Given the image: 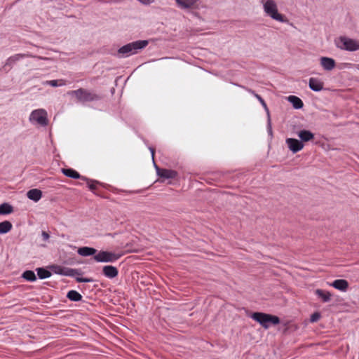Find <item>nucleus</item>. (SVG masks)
Masks as SVG:
<instances>
[{
  "label": "nucleus",
  "instance_id": "nucleus-14",
  "mask_svg": "<svg viewBox=\"0 0 359 359\" xmlns=\"http://www.w3.org/2000/svg\"><path fill=\"white\" fill-rule=\"evenodd\" d=\"M323 86L324 83L320 79L313 77L309 79V86L311 90L319 92L323 89Z\"/></svg>",
  "mask_w": 359,
  "mask_h": 359
},
{
  "label": "nucleus",
  "instance_id": "nucleus-10",
  "mask_svg": "<svg viewBox=\"0 0 359 359\" xmlns=\"http://www.w3.org/2000/svg\"><path fill=\"white\" fill-rule=\"evenodd\" d=\"M200 0H175L178 8L182 10L196 9Z\"/></svg>",
  "mask_w": 359,
  "mask_h": 359
},
{
  "label": "nucleus",
  "instance_id": "nucleus-27",
  "mask_svg": "<svg viewBox=\"0 0 359 359\" xmlns=\"http://www.w3.org/2000/svg\"><path fill=\"white\" fill-rule=\"evenodd\" d=\"M36 271L37 272V276L40 279L48 278L52 275L50 271L43 267L37 268Z\"/></svg>",
  "mask_w": 359,
  "mask_h": 359
},
{
  "label": "nucleus",
  "instance_id": "nucleus-31",
  "mask_svg": "<svg viewBox=\"0 0 359 359\" xmlns=\"http://www.w3.org/2000/svg\"><path fill=\"white\" fill-rule=\"evenodd\" d=\"M51 271L56 274L62 275L63 266L60 265H52L50 266Z\"/></svg>",
  "mask_w": 359,
  "mask_h": 359
},
{
  "label": "nucleus",
  "instance_id": "nucleus-12",
  "mask_svg": "<svg viewBox=\"0 0 359 359\" xmlns=\"http://www.w3.org/2000/svg\"><path fill=\"white\" fill-rule=\"evenodd\" d=\"M102 274L110 279L116 278L118 274V270L112 265H106L102 268Z\"/></svg>",
  "mask_w": 359,
  "mask_h": 359
},
{
  "label": "nucleus",
  "instance_id": "nucleus-26",
  "mask_svg": "<svg viewBox=\"0 0 359 359\" xmlns=\"http://www.w3.org/2000/svg\"><path fill=\"white\" fill-rule=\"evenodd\" d=\"M27 55L25 54H15L13 56H11L8 58L6 62V65L12 66L13 64H15L17 61L25 57Z\"/></svg>",
  "mask_w": 359,
  "mask_h": 359
},
{
  "label": "nucleus",
  "instance_id": "nucleus-35",
  "mask_svg": "<svg viewBox=\"0 0 359 359\" xmlns=\"http://www.w3.org/2000/svg\"><path fill=\"white\" fill-rule=\"evenodd\" d=\"M137 1L144 5H149L154 1V0H137Z\"/></svg>",
  "mask_w": 359,
  "mask_h": 359
},
{
  "label": "nucleus",
  "instance_id": "nucleus-33",
  "mask_svg": "<svg viewBox=\"0 0 359 359\" xmlns=\"http://www.w3.org/2000/svg\"><path fill=\"white\" fill-rule=\"evenodd\" d=\"M321 316L320 313L318 312H315L311 316L310 320L311 322H316L320 318Z\"/></svg>",
  "mask_w": 359,
  "mask_h": 359
},
{
  "label": "nucleus",
  "instance_id": "nucleus-2",
  "mask_svg": "<svg viewBox=\"0 0 359 359\" xmlns=\"http://www.w3.org/2000/svg\"><path fill=\"white\" fill-rule=\"evenodd\" d=\"M69 95L74 96L77 101L81 103L96 102L100 100L102 97L93 91L86 88H80L69 93Z\"/></svg>",
  "mask_w": 359,
  "mask_h": 359
},
{
  "label": "nucleus",
  "instance_id": "nucleus-7",
  "mask_svg": "<svg viewBox=\"0 0 359 359\" xmlns=\"http://www.w3.org/2000/svg\"><path fill=\"white\" fill-rule=\"evenodd\" d=\"M121 257V255L109 251H100L94 256V259L97 262H114Z\"/></svg>",
  "mask_w": 359,
  "mask_h": 359
},
{
  "label": "nucleus",
  "instance_id": "nucleus-28",
  "mask_svg": "<svg viewBox=\"0 0 359 359\" xmlns=\"http://www.w3.org/2000/svg\"><path fill=\"white\" fill-rule=\"evenodd\" d=\"M22 278L27 281L34 282L36 280V276L34 272L32 270H26L22 274Z\"/></svg>",
  "mask_w": 359,
  "mask_h": 359
},
{
  "label": "nucleus",
  "instance_id": "nucleus-3",
  "mask_svg": "<svg viewBox=\"0 0 359 359\" xmlns=\"http://www.w3.org/2000/svg\"><path fill=\"white\" fill-rule=\"evenodd\" d=\"M250 318L259 323L264 329H269L271 325H276L280 322L278 316L262 312H254Z\"/></svg>",
  "mask_w": 359,
  "mask_h": 359
},
{
  "label": "nucleus",
  "instance_id": "nucleus-13",
  "mask_svg": "<svg viewBox=\"0 0 359 359\" xmlns=\"http://www.w3.org/2000/svg\"><path fill=\"white\" fill-rule=\"evenodd\" d=\"M83 274V272L80 269H72V277H74L77 283H91L94 280L92 278H83L81 276Z\"/></svg>",
  "mask_w": 359,
  "mask_h": 359
},
{
  "label": "nucleus",
  "instance_id": "nucleus-23",
  "mask_svg": "<svg viewBox=\"0 0 359 359\" xmlns=\"http://www.w3.org/2000/svg\"><path fill=\"white\" fill-rule=\"evenodd\" d=\"M67 298L72 302H79L82 299V295L76 290H69L67 294Z\"/></svg>",
  "mask_w": 359,
  "mask_h": 359
},
{
  "label": "nucleus",
  "instance_id": "nucleus-25",
  "mask_svg": "<svg viewBox=\"0 0 359 359\" xmlns=\"http://www.w3.org/2000/svg\"><path fill=\"white\" fill-rule=\"evenodd\" d=\"M13 212V207L8 203L0 205V215H9Z\"/></svg>",
  "mask_w": 359,
  "mask_h": 359
},
{
  "label": "nucleus",
  "instance_id": "nucleus-24",
  "mask_svg": "<svg viewBox=\"0 0 359 359\" xmlns=\"http://www.w3.org/2000/svg\"><path fill=\"white\" fill-rule=\"evenodd\" d=\"M13 228L11 222L6 220L0 222V234H5L9 232Z\"/></svg>",
  "mask_w": 359,
  "mask_h": 359
},
{
  "label": "nucleus",
  "instance_id": "nucleus-8",
  "mask_svg": "<svg viewBox=\"0 0 359 359\" xmlns=\"http://www.w3.org/2000/svg\"><path fill=\"white\" fill-rule=\"evenodd\" d=\"M154 166L157 175L162 179L161 182H163L164 180L175 179L178 176V172L174 170L161 168L155 163Z\"/></svg>",
  "mask_w": 359,
  "mask_h": 359
},
{
  "label": "nucleus",
  "instance_id": "nucleus-5",
  "mask_svg": "<svg viewBox=\"0 0 359 359\" xmlns=\"http://www.w3.org/2000/svg\"><path fill=\"white\" fill-rule=\"evenodd\" d=\"M264 12L267 15L270 16L272 19L278 22H285V17L279 13L277 8V5L273 0H267L264 4Z\"/></svg>",
  "mask_w": 359,
  "mask_h": 359
},
{
  "label": "nucleus",
  "instance_id": "nucleus-1",
  "mask_svg": "<svg viewBox=\"0 0 359 359\" xmlns=\"http://www.w3.org/2000/svg\"><path fill=\"white\" fill-rule=\"evenodd\" d=\"M148 44L147 40H138L127 43L118 50V55L122 57H128L144 48Z\"/></svg>",
  "mask_w": 359,
  "mask_h": 359
},
{
  "label": "nucleus",
  "instance_id": "nucleus-34",
  "mask_svg": "<svg viewBox=\"0 0 359 359\" xmlns=\"http://www.w3.org/2000/svg\"><path fill=\"white\" fill-rule=\"evenodd\" d=\"M43 241H46L49 239L50 235L48 232L43 231L41 233Z\"/></svg>",
  "mask_w": 359,
  "mask_h": 359
},
{
  "label": "nucleus",
  "instance_id": "nucleus-32",
  "mask_svg": "<svg viewBox=\"0 0 359 359\" xmlns=\"http://www.w3.org/2000/svg\"><path fill=\"white\" fill-rule=\"evenodd\" d=\"M72 268L63 266L62 276L72 277Z\"/></svg>",
  "mask_w": 359,
  "mask_h": 359
},
{
  "label": "nucleus",
  "instance_id": "nucleus-17",
  "mask_svg": "<svg viewBox=\"0 0 359 359\" xmlns=\"http://www.w3.org/2000/svg\"><path fill=\"white\" fill-rule=\"evenodd\" d=\"M77 252L82 257H88L92 255L95 256L97 255V250L91 247L84 246L79 248L77 250Z\"/></svg>",
  "mask_w": 359,
  "mask_h": 359
},
{
  "label": "nucleus",
  "instance_id": "nucleus-20",
  "mask_svg": "<svg viewBox=\"0 0 359 359\" xmlns=\"http://www.w3.org/2000/svg\"><path fill=\"white\" fill-rule=\"evenodd\" d=\"M298 137L300 138L302 142H309L314 138V134L310 130H302L298 132Z\"/></svg>",
  "mask_w": 359,
  "mask_h": 359
},
{
  "label": "nucleus",
  "instance_id": "nucleus-16",
  "mask_svg": "<svg viewBox=\"0 0 359 359\" xmlns=\"http://www.w3.org/2000/svg\"><path fill=\"white\" fill-rule=\"evenodd\" d=\"M62 172L67 177L72 179L87 180L86 177L81 176L76 170L72 168H62Z\"/></svg>",
  "mask_w": 359,
  "mask_h": 359
},
{
  "label": "nucleus",
  "instance_id": "nucleus-29",
  "mask_svg": "<svg viewBox=\"0 0 359 359\" xmlns=\"http://www.w3.org/2000/svg\"><path fill=\"white\" fill-rule=\"evenodd\" d=\"M43 84H46L48 86H50L52 87H57V86H62L65 85V81L62 79L60 80H50V81H46L43 83Z\"/></svg>",
  "mask_w": 359,
  "mask_h": 359
},
{
  "label": "nucleus",
  "instance_id": "nucleus-11",
  "mask_svg": "<svg viewBox=\"0 0 359 359\" xmlns=\"http://www.w3.org/2000/svg\"><path fill=\"white\" fill-rule=\"evenodd\" d=\"M286 144L289 149L294 154L301 151L304 147L303 142H302L301 140L294 138L286 139Z\"/></svg>",
  "mask_w": 359,
  "mask_h": 359
},
{
  "label": "nucleus",
  "instance_id": "nucleus-15",
  "mask_svg": "<svg viewBox=\"0 0 359 359\" xmlns=\"http://www.w3.org/2000/svg\"><path fill=\"white\" fill-rule=\"evenodd\" d=\"M320 65L324 69L330 71L336 66L335 60L331 57H322L320 58Z\"/></svg>",
  "mask_w": 359,
  "mask_h": 359
},
{
  "label": "nucleus",
  "instance_id": "nucleus-6",
  "mask_svg": "<svg viewBox=\"0 0 359 359\" xmlns=\"http://www.w3.org/2000/svg\"><path fill=\"white\" fill-rule=\"evenodd\" d=\"M31 122H36L41 126H46L48 124V114L45 109H39L32 111L29 116Z\"/></svg>",
  "mask_w": 359,
  "mask_h": 359
},
{
  "label": "nucleus",
  "instance_id": "nucleus-18",
  "mask_svg": "<svg viewBox=\"0 0 359 359\" xmlns=\"http://www.w3.org/2000/svg\"><path fill=\"white\" fill-rule=\"evenodd\" d=\"M331 285L340 291H346L348 287V283L344 279H337L332 282Z\"/></svg>",
  "mask_w": 359,
  "mask_h": 359
},
{
  "label": "nucleus",
  "instance_id": "nucleus-19",
  "mask_svg": "<svg viewBox=\"0 0 359 359\" xmlns=\"http://www.w3.org/2000/svg\"><path fill=\"white\" fill-rule=\"evenodd\" d=\"M27 196L29 199L37 202L42 197V191L37 189H30L27 191Z\"/></svg>",
  "mask_w": 359,
  "mask_h": 359
},
{
  "label": "nucleus",
  "instance_id": "nucleus-22",
  "mask_svg": "<svg viewBox=\"0 0 359 359\" xmlns=\"http://www.w3.org/2000/svg\"><path fill=\"white\" fill-rule=\"evenodd\" d=\"M316 294L319 298L322 299L323 302H328L331 299V293L327 291L317 289L316 290Z\"/></svg>",
  "mask_w": 359,
  "mask_h": 359
},
{
  "label": "nucleus",
  "instance_id": "nucleus-21",
  "mask_svg": "<svg viewBox=\"0 0 359 359\" xmlns=\"http://www.w3.org/2000/svg\"><path fill=\"white\" fill-rule=\"evenodd\" d=\"M288 101L292 103L293 107L296 109H299L303 107L304 104L302 100L297 96L290 95L288 97Z\"/></svg>",
  "mask_w": 359,
  "mask_h": 359
},
{
  "label": "nucleus",
  "instance_id": "nucleus-30",
  "mask_svg": "<svg viewBox=\"0 0 359 359\" xmlns=\"http://www.w3.org/2000/svg\"><path fill=\"white\" fill-rule=\"evenodd\" d=\"M86 181H87L88 182V187L89 188V189L92 191H93L94 193H95V190H96V184H101L100 182L96 181V180H89L87 178V180H85Z\"/></svg>",
  "mask_w": 359,
  "mask_h": 359
},
{
  "label": "nucleus",
  "instance_id": "nucleus-9",
  "mask_svg": "<svg viewBox=\"0 0 359 359\" xmlns=\"http://www.w3.org/2000/svg\"><path fill=\"white\" fill-rule=\"evenodd\" d=\"M245 89L250 93L253 95L259 100V103H261V104L264 108V109H265V111H266V114L268 115V131H269V133L271 135L272 134V129H271V125L269 109V108L267 107V104H266V102L264 101V100L259 95L256 93L255 90H253L250 89V88H245Z\"/></svg>",
  "mask_w": 359,
  "mask_h": 359
},
{
  "label": "nucleus",
  "instance_id": "nucleus-4",
  "mask_svg": "<svg viewBox=\"0 0 359 359\" xmlns=\"http://www.w3.org/2000/svg\"><path fill=\"white\" fill-rule=\"evenodd\" d=\"M336 46L344 50L354 52L359 50V41L346 36H340L334 41Z\"/></svg>",
  "mask_w": 359,
  "mask_h": 359
},
{
  "label": "nucleus",
  "instance_id": "nucleus-36",
  "mask_svg": "<svg viewBox=\"0 0 359 359\" xmlns=\"http://www.w3.org/2000/svg\"><path fill=\"white\" fill-rule=\"evenodd\" d=\"M149 150H150V151H151V153L152 154V157L154 158V153H155V149L154 148H152V147H150Z\"/></svg>",
  "mask_w": 359,
  "mask_h": 359
}]
</instances>
